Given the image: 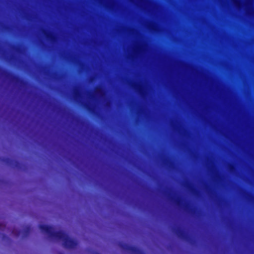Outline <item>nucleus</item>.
I'll list each match as a JSON object with an SVG mask.
<instances>
[{"label": "nucleus", "mask_w": 254, "mask_h": 254, "mask_svg": "<svg viewBox=\"0 0 254 254\" xmlns=\"http://www.w3.org/2000/svg\"><path fill=\"white\" fill-rule=\"evenodd\" d=\"M175 232L176 233V234L179 237H180L182 239H186V233L181 229H176Z\"/></svg>", "instance_id": "nucleus-3"}, {"label": "nucleus", "mask_w": 254, "mask_h": 254, "mask_svg": "<svg viewBox=\"0 0 254 254\" xmlns=\"http://www.w3.org/2000/svg\"><path fill=\"white\" fill-rule=\"evenodd\" d=\"M87 109H88V110L89 111H91L92 110V108H91V107H89V106H88V107H87Z\"/></svg>", "instance_id": "nucleus-12"}, {"label": "nucleus", "mask_w": 254, "mask_h": 254, "mask_svg": "<svg viewBox=\"0 0 254 254\" xmlns=\"http://www.w3.org/2000/svg\"><path fill=\"white\" fill-rule=\"evenodd\" d=\"M30 231H31V228H30V226H27L24 229V231L27 235L29 234Z\"/></svg>", "instance_id": "nucleus-7"}, {"label": "nucleus", "mask_w": 254, "mask_h": 254, "mask_svg": "<svg viewBox=\"0 0 254 254\" xmlns=\"http://www.w3.org/2000/svg\"><path fill=\"white\" fill-rule=\"evenodd\" d=\"M6 228L5 224L3 223H0V231H4Z\"/></svg>", "instance_id": "nucleus-6"}, {"label": "nucleus", "mask_w": 254, "mask_h": 254, "mask_svg": "<svg viewBox=\"0 0 254 254\" xmlns=\"http://www.w3.org/2000/svg\"><path fill=\"white\" fill-rule=\"evenodd\" d=\"M2 161L8 163L10 161V159L8 158H4L2 159Z\"/></svg>", "instance_id": "nucleus-10"}, {"label": "nucleus", "mask_w": 254, "mask_h": 254, "mask_svg": "<svg viewBox=\"0 0 254 254\" xmlns=\"http://www.w3.org/2000/svg\"><path fill=\"white\" fill-rule=\"evenodd\" d=\"M60 254H64L62 253H61Z\"/></svg>", "instance_id": "nucleus-15"}, {"label": "nucleus", "mask_w": 254, "mask_h": 254, "mask_svg": "<svg viewBox=\"0 0 254 254\" xmlns=\"http://www.w3.org/2000/svg\"><path fill=\"white\" fill-rule=\"evenodd\" d=\"M39 228L50 238L63 241V246L66 249H74L77 245L76 240L69 238L67 234L62 231H54L52 226L44 224L40 225Z\"/></svg>", "instance_id": "nucleus-1"}, {"label": "nucleus", "mask_w": 254, "mask_h": 254, "mask_svg": "<svg viewBox=\"0 0 254 254\" xmlns=\"http://www.w3.org/2000/svg\"><path fill=\"white\" fill-rule=\"evenodd\" d=\"M44 33L47 39L51 41H54L55 40V36L52 33L48 32L47 31H44Z\"/></svg>", "instance_id": "nucleus-4"}, {"label": "nucleus", "mask_w": 254, "mask_h": 254, "mask_svg": "<svg viewBox=\"0 0 254 254\" xmlns=\"http://www.w3.org/2000/svg\"><path fill=\"white\" fill-rule=\"evenodd\" d=\"M230 169L231 170H233L234 169V167L233 165H231V167H230Z\"/></svg>", "instance_id": "nucleus-13"}, {"label": "nucleus", "mask_w": 254, "mask_h": 254, "mask_svg": "<svg viewBox=\"0 0 254 254\" xmlns=\"http://www.w3.org/2000/svg\"><path fill=\"white\" fill-rule=\"evenodd\" d=\"M4 71L7 73L8 75H12L13 76V79H15L17 82L20 81L21 82H24L23 80L20 78L19 76L12 74L10 72L7 71L6 70H4Z\"/></svg>", "instance_id": "nucleus-5"}, {"label": "nucleus", "mask_w": 254, "mask_h": 254, "mask_svg": "<svg viewBox=\"0 0 254 254\" xmlns=\"http://www.w3.org/2000/svg\"><path fill=\"white\" fill-rule=\"evenodd\" d=\"M12 48L16 51H19L20 50V47L18 46H13Z\"/></svg>", "instance_id": "nucleus-9"}, {"label": "nucleus", "mask_w": 254, "mask_h": 254, "mask_svg": "<svg viewBox=\"0 0 254 254\" xmlns=\"http://www.w3.org/2000/svg\"><path fill=\"white\" fill-rule=\"evenodd\" d=\"M119 246L123 250L132 254H145L143 251L135 246H130L122 242L120 243Z\"/></svg>", "instance_id": "nucleus-2"}, {"label": "nucleus", "mask_w": 254, "mask_h": 254, "mask_svg": "<svg viewBox=\"0 0 254 254\" xmlns=\"http://www.w3.org/2000/svg\"><path fill=\"white\" fill-rule=\"evenodd\" d=\"M177 202V203L178 205H181V201L180 199H178L176 201Z\"/></svg>", "instance_id": "nucleus-11"}, {"label": "nucleus", "mask_w": 254, "mask_h": 254, "mask_svg": "<svg viewBox=\"0 0 254 254\" xmlns=\"http://www.w3.org/2000/svg\"><path fill=\"white\" fill-rule=\"evenodd\" d=\"M96 254H100L99 253H97Z\"/></svg>", "instance_id": "nucleus-14"}, {"label": "nucleus", "mask_w": 254, "mask_h": 254, "mask_svg": "<svg viewBox=\"0 0 254 254\" xmlns=\"http://www.w3.org/2000/svg\"><path fill=\"white\" fill-rule=\"evenodd\" d=\"M74 95L76 97H78L80 96V93L77 89L74 90Z\"/></svg>", "instance_id": "nucleus-8"}]
</instances>
